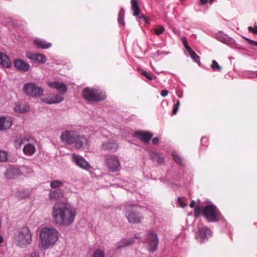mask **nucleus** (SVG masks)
<instances>
[{
  "instance_id": "f257e3e1",
  "label": "nucleus",
  "mask_w": 257,
  "mask_h": 257,
  "mask_svg": "<svg viewBox=\"0 0 257 257\" xmlns=\"http://www.w3.org/2000/svg\"><path fill=\"white\" fill-rule=\"evenodd\" d=\"M76 214L75 207L65 203L55 204L52 211V216L55 223L65 226H68L74 222Z\"/></svg>"
},
{
  "instance_id": "f03ea898",
  "label": "nucleus",
  "mask_w": 257,
  "mask_h": 257,
  "mask_svg": "<svg viewBox=\"0 0 257 257\" xmlns=\"http://www.w3.org/2000/svg\"><path fill=\"white\" fill-rule=\"evenodd\" d=\"M59 232L53 227H45L40 232V245L43 249H47L55 245L58 240Z\"/></svg>"
},
{
  "instance_id": "7ed1b4c3",
  "label": "nucleus",
  "mask_w": 257,
  "mask_h": 257,
  "mask_svg": "<svg viewBox=\"0 0 257 257\" xmlns=\"http://www.w3.org/2000/svg\"><path fill=\"white\" fill-rule=\"evenodd\" d=\"M36 140L30 136H21L15 141L17 149L20 148L23 145V153L25 155L31 156L36 152Z\"/></svg>"
},
{
  "instance_id": "20e7f679",
  "label": "nucleus",
  "mask_w": 257,
  "mask_h": 257,
  "mask_svg": "<svg viewBox=\"0 0 257 257\" xmlns=\"http://www.w3.org/2000/svg\"><path fill=\"white\" fill-rule=\"evenodd\" d=\"M32 237V233L29 228L23 226L15 232L14 239L18 246L25 247L31 243Z\"/></svg>"
},
{
  "instance_id": "39448f33",
  "label": "nucleus",
  "mask_w": 257,
  "mask_h": 257,
  "mask_svg": "<svg viewBox=\"0 0 257 257\" xmlns=\"http://www.w3.org/2000/svg\"><path fill=\"white\" fill-rule=\"evenodd\" d=\"M83 98L88 101H99L104 100L106 95L100 89L92 88H85L82 92Z\"/></svg>"
},
{
  "instance_id": "423d86ee",
  "label": "nucleus",
  "mask_w": 257,
  "mask_h": 257,
  "mask_svg": "<svg viewBox=\"0 0 257 257\" xmlns=\"http://www.w3.org/2000/svg\"><path fill=\"white\" fill-rule=\"evenodd\" d=\"M203 215L208 222H217L221 218V214L214 205L207 204L203 208Z\"/></svg>"
},
{
  "instance_id": "0eeeda50",
  "label": "nucleus",
  "mask_w": 257,
  "mask_h": 257,
  "mask_svg": "<svg viewBox=\"0 0 257 257\" xmlns=\"http://www.w3.org/2000/svg\"><path fill=\"white\" fill-rule=\"evenodd\" d=\"M104 163L110 172H115L121 169L118 158L114 155L108 154L104 156Z\"/></svg>"
},
{
  "instance_id": "6e6552de",
  "label": "nucleus",
  "mask_w": 257,
  "mask_h": 257,
  "mask_svg": "<svg viewBox=\"0 0 257 257\" xmlns=\"http://www.w3.org/2000/svg\"><path fill=\"white\" fill-rule=\"evenodd\" d=\"M125 216L131 223H138L141 222L142 215L137 210V207L130 205L126 206Z\"/></svg>"
},
{
  "instance_id": "1a4fd4ad",
  "label": "nucleus",
  "mask_w": 257,
  "mask_h": 257,
  "mask_svg": "<svg viewBox=\"0 0 257 257\" xmlns=\"http://www.w3.org/2000/svg\"><path fill=\"white\" fill-rule=\"evenodd\" d=\"M144 242L147 244V248L150 251H155L159 244V239L156 233L153 231L148 232Z\"/></svg>"
},
{
  "instance_id": "9d476101",
  "label": "nucleus",
  "mask_w": 257,
  "mask_h": 257,
  "mask_svg": "<svg viewBox=\"0 0 257 257\" xmlns=\"http://www.w3.org/2000/svg\"><path fill=\"white\" fill-rule=\"evenodd\" d=\"M24 92L28 95L36 97L43 94V90L34 83H28L23 87Z\"/></svg>"
},
{
  "instance_id": "9b49d317",
  "label": "nucleus",
  "mask_w": 257,
  "mask_h": 257,
  "mask_svg": "<svg viewBox=\"0 0 257 257\" xmlns=\"http://www.w3.org/2000/svg\"><path fill=\"white\" fill-rule=\"evenodd\" d=\"M77 132L74 130H66L63 131L60 135L61 141L67 145H73Z\"/></svg>"
},
{
  "instance_id": "f8f14e48",
  "label": "nucleus",
  "mask_w": 257,
  "mask_h": 257,
  "mask_svg": "<svg viewBox=\"0 0 257 257\" xmlns=\"http://www.w3.org/2000/svg\"><path fill=\"white\" fill-rule=\"evenodd\" d=\"M72 160L76 166L84 170L89 171L92 168L89 163L79 155L73 154L72 155Z\"/></svg>"
},
{
  "instance_id": "ddd939ff",
  "label": "nucleus",
  "mask_w": 257,
  "mask_h": 257,
  "mask_svg": "<svg viewBox=\"0 0 257 257\" xmlns=\"http://www.w3.org/2000/svg\"><path fill=\"white\" fill-rule=\"evenodd\" d=\"M73 145L77 149L87 148L88 147L89 143L87 138L84 135H80L78 133L74 139Z\"/></svg>"
},
{
  "instance_id": "4468645a",
  "label": "nucleus",
  "mask_w": 257,
  "mask_h": 257,
  "mask_svg": "<svg viewBox=\"0 0 257 257\" xmlns=\"http://www.w3.org/2000/svg\"><path fill=\"white\" fill-rule=\"evenodd\" d=\"M47 84L50 88L56 89L61 95H64L67 90L66 84L61 82L50 81L47 82Z\"/></svg>"
},
{
  "instance_id": "2eb2a0df",
  "label": "nucleus",
  "mask_w": 257,
  "mask_h": 257,
  "mask_svg": "<svg viewBox=\"0 0 257 257\" xmlns=\"http://www.w3.org/2000/svg\"><path fill=\"white\" fill-rule=\"evenodd\" d=\"M211 236L212 232L211 230L206 227L200 228L196 233V239L201 242L207 240Z\"/></svg>"
},
{
  "instance_id": "dca6fc26",
  "label": "nucleus",
  "mask_w": 257,
  "mask_h": 257,
  "mask_svg": "<svg viewBox=\"0 0 257 257\" xmlns=\"http://www.w3.org/2000/svg\"><path fill=\"white\" fill-rule=\"evenodd\" d=\"M133 137L139 139L145 143H148L153 137V134L146 131H137L134 133Z\"/></svg>"
},
{
  "instance_id": "f3484780",
  "label": "nucleus",
  "mask_w": 257,
  "mask_h": 257,
  "mask_svg": "<svg viewBox=\"0 0 257 257\" xmlns=\"http://www.w3.org/2000/svg\"><path fill=\"white\" fill-rule=\"evenodd\" d=\"M182 41L186 50L185 53H187V55H190L191 58L193 60V61L195 62H196L198 64H199V63L200 62V58L197 55V54H196L195 52L192 49V48L188 45L186 38L183 37L182 38Z\"/></svg>"
},
{
  "instance_id": "a211bd4d",
  "label": "nucleus",
  "mask_w": 257,
  "mask_h": 257,
  "mask_svg": "<svg viewBox=\"0 0 257 257\" xmlns=\"http://www.w3.org/2000/svg\"><path fill=\"white\" fill-rule=\"evenodd\" d=\"M26 57L31 60L39 63H43L46 61V58L44 55L37 53H33L31 51H28L26 53Z\"/></svg>"
},
{
  "instance_id": "6ab92c4d",
  "label": "nucleus",
  "mask_w": 257,
  "mask_h": 257,
  "mask_svg": "<svg viewBox=\"0 0 257 257\" xmlns=\"http://www.w3.org/2000/svg\"><path fill=\"white\" fill-rule=\"evenodd\" d=\"M63 100L64 97L60 94L49 95L42 99V101L47 104L58 103Z\"/></svg>"
},
{
  "instance_id": "aec40b11",
  "label": "nucleus",
  "mask_w": 257,
  "mask_h": 257,
  "mask_svg": "<svg viewBox=\"0 0 257 257\" xmlns=\"http://www.w3.org/2000/svg\"><path fill=\"white\" fill-rule=\"evenodd\" d=\"M14 65L16 68L19 71L27 72L29 71L30 65L21 59H16L14 61Z\"/></svg>"
},
{
  "instance_id": "412c9836",
  "label": "nucleus",
  "mask_w": 257,
  "mask_h": 257,
  "mask_svg": "<svg viewBox=\"0 0 257 257\" xmlns=\"http://www.w3.org/2000/svg\"><path fill=\"white\" fill-rule=\"evenodd\" d=\"M12 120L10 117H0V131L7 130L11 127Z\"/></svg>"
},
{
  "instance_id": "4be33fe9",
  "label": "nucleus",
  "mask_w": 257,
  "mask_h": 257,
  "mask_svg": "<svg viewBox=\"0 0 257 257\" xmlns=\"http://www.w3.org/2000/svg\"><path fill=\"white\" fill-rule=\"evenodd\" d=\"M21 174L20 170L15 167H10L7 169L5 175L9 179H14Z\"/></svg>"
},
{
  "instance_id": "5701e85b",
  "label": "nucleus",
  "mask_w": 257,
  "mask_h": 257,
  "mask_svg": "<svg viewBox=\"0 0 257 257\" xmlns=\"http://www.w3.org/2000/svg\"><path fill=\"white\" fill-rule=\"evenodd\" d=\"M117 147V144L114 141H107L103 142L102 144V149L106 151H115Z\"/></svg>"
},
{
  "instance_id": "b1692460",
  "label": "nucleus",
  "mask_w": 257,
  "mask_h": 257,
  "mask_svg": "<svg viewBox=\"0 0 257 257\" xmlns=\"http://www.w3.org/2000/svg\"><path fill=\"white\" fill-rule=\"evenodd\" d=\"M34 44L35 46L40 49H47L52 46L51 43H47L46 41L40 38L35 39Z\"/></svg>"
},
{
  "instance_id": "393cba45",
  "label": "nucleus",
  "mask_w": 257,
  "mask_h": 257,
  "mask_svg": "<svg viewBox=\"0 0 257 257\" xmlns=\"http://www.w3.org/2000/svg\"><path fill=\"white\" fill-rule=\"evenodd\" d=\"M135 242L134 238H123L118 241L115 244L116 248L120 249L128 246Z\"/></svg>"
},
{
  "instance_id": "a878e982",
  "label": "nucleus",
  "mask_w": 257,
  "mask_h": 257,
  "mask_svg": "<svg viewBox=\"0 0 257 257\" xmlns=\"http://www.w3.org/2000/svg\"><path fill=\"white\" fill-rule=\"evenodd\" d=\"M216 39L220 41V42L229 45L230 43H232L234 42V40L227 36L226 35H224L222 32H219L216 34Z\"/></svg>"
},
{
  "instance_id": "bb28decb",
  "label": "nucleus",
  "mask_w": 257,
  "mask_h": 257,
  "mask_svg": "<svg viewBox=\"0 0 257 257\" xmlns=\"http://www.w3.org/2000/svg\"><path fill=\"white\" fill-rule=\"evenodd\" d=\"M0 65L6 68H10L12 62L9 58L5 54L0 52Z\"/></svg>"
},
{
  "instance_id": "cd10ccee",
  "label": "nucleus",
  "mask_w": 257,
  "mask_h": 257,
  "mask_svg": "<svg viewBox=\"0 0 257 257\" xmlns=\"http://www.w3.org/2000/svg\"><path fill=\"white\" fill-rule=\"evenodd\" d=\"M14 110L18 113H25L29 110V107L25 104L20 103H15Z\"/></svg>"
},
{
  "instance_id": "c85d7f7f",
  "label": "nucleus",
  "mask_w": 257,
  "mask_h": 257,
  "mask_svg": "<svg viewBox=\"0 0 257 257\" xmlns=\"http://www.w3.org/2000/svg\"><path fill=\"white\" fill-rule=\"evenodd\" d=\"M63 195V192L61 190L58 189L50 191L49 197L52 200H56L60 199Z\"/></svg>"
},
{
  "instance_id": "c756f323",
  "label": "nucleus",
  "mask_w": 257,
  "mask_h": 257,
  "mask_svg": "<svg viewBox=\"0 0 257 257\" xmlns=\"http://www.w3.org/2000/svg\"><path fill=\"white\" fill-rule=\"evenodd\" d=\"M150 157L154 161L158 164H161L164 162V158L161 157L159 154L156 152H151Z\"/></svg>"
},
{
  "instance_id": "7c9ffc66",
  "label": "nucleus",
  "mask_w": 257,
  "mask_h": 257,
  "mask_svg": "<svg viewBox=\"0 0 257 257\" xmlns=\"http://www.w3.org/2000/svg\"><path fill=\"white\" fill-rule=\"evenodd\" d=\"M132 9L134 12L133 15L135 16H138L140 13V10L137 0L131 1Z\"/></svg>"
},
{
  "instance_id": "2f4dec72",
  "label": "nucleus",
  "mask_w": 257,
  "mask_h": 257,
  "mask_svg": "<svg viewBox=\"0 0 257 257\" xmlns=\"http://www.w3.org/2000/svg\"><path fill=\"white\" fill-rule=\"evenodd\" d=\"M124 11L123 9H121L118 16V22L120 25L124 26L125 22L124 21Z\"/></svg>"
},
{
  "instance_id": "473e14b6",
  "label": "nucleus",
  "mask_w": 257,
  "mask_h": 257,
  "mask_svg": "<svg viewBox=\"0 0 257 257\" xmlns=\"http://www.w3.org/2000/svg\"><path fill=\"white\" fill-rule=\"evenodd\" d=\"M63 183L58 180H55L50 182V186L51 188H57L61 186Z\"/></svg>"
},
{
  "instance_id": "72a5a7b5",
  "label": "nucleus",
  "mask_w": 257,
  "mask_h": 257,
  "mask_svg": "<svg viewBox=\"0 0 257 257\" xmlns=\"http://www.w3.org/2000/svg\"><path fill=\"white\" fill-rule=\"evenodd\" d=\"M211 67L212 70L215 71H220L221 70V67L219 65L218 63L215 60L212 61Z\"/></svg>"
},
{
  "instance_id": "f704fd0d",
  "label": "nucleus",
  "mask_w": 257,
  "mask_h": 257,
  "mask_svg": "<svg viewBox=\"0 0 257 257\" xmlns=\"http://www.w3.org/2000/svg\"><path fill=\"white\" fill-rule=\"evenodd\" d=\"M153 31L156 35H160L165 32V28L162 26H159L155 28Z\"/></svg>"
},
{
  "instance_id": "c9c22d12",
  "label": "nucleus",
  "mask_w": 257,
  "mask_h": 257,
  "mask_svg": "<svg viewBox=\"0 0 257 257\" xmlns=\"http://www.w3.org/2000/svg\"><path fill=\"white\" fill-rule=\"evenodd\" d=\"M172 156L174 161L178 164H182V159L176 152L172 153Z\"/></svg>"
},
{
  "instance_id": "e433bc0d",
  "label": "nucleus",
  "mask_w": 257,
  "mask_h": 257,
  "mask_svg": "<svg viewBox=\"0 0 257 257\" xmlns=\"http://www.w3.org/2000/svg\"><path fill=\"white\" fill-rule=\"evenodd\" d=\"M8 155L6 152L0 151V162H6L8 160Z\"/></svg>"
},
{
  "instance_id": "4c0bfd02",
  "label": "nucleus",
  "mask_w": 257,
  "mask_h": 257,
  "mask_svg": "<svg viewBox=\"0 0 257 257\" xmlns=\"http://www.w3.org/2000/svg\"><path fill=\"white\" fill-rule=\"evenodd\" d=\"M93 257H104V252L101 249L98 248L94 251Z\"/></svg>"
},
{
  "instance_id": "58836bf2",
  "label": "nucleus",
  "mask_w": 257,
  "mask_h": 257,
  "mask_svg": "<svg viewBox=\"0 0 257 257\" xmlns=\"http://www.w3.org/2000/svg\"><path fill=\"white\" fill-rule=\"evenodd\" d=\"M203 209H202L200 206H196L194 208V215L195 217L199 216L201 214H202Z\"/></svg>"
},
{
  "instance_id": "ea45409f",
  "label": "nucleus",
  "mask_w": 257,
  "mask_h": 257,
  "mask_svg": "<svg viewBox=\"0 0 257 257\" xmlns=\"http://www.w3.org/2000/svg\"><path fill=\"white\" fill-rule=\"evenodd\" d=\"M180 105V102L179 100H177L176 103L173 106V114H176L179 108Z\"/></svg>"
},
{
  "instance_id": "a19ab883",
  "label": "nucleus",
  "mask_w": 257,
  "mask_h": 257,
  "mask_svg": "<svg viewBox=\"0 0 257 257\" xmlns=\"http://www.w3.org/2000/svg\"><path fill=\"white\" fill-rule=\"evenodd\" d=\"M183 198L178 197L177 199L178 203L180 207L182 208H184L187 206V203L183 202Z\"/></svg>"
},
{
  "instance_id": "79ce46f5",
  "label": "nucleus",
  "mask_w": 257,
  "mask_h": 257,
  "mask_svg": "<svg viewBox=\"0 0 257 257\" xmlns=\"http://www.w3.org/2000/svg\"><path fill=\"white\" fill-rule=\"evenodd\" d=\"M249 32H251L254 34H257V25H254L253 27L249 26L248 27Z\"/></svg>"
},
{
  "instance_id": "37998d69",
  "label": "nucleus",
  "mask_w": 257,
  "mask_h": 257,
  "mask_svg": "<svg viewBox=\"0 0 257 257\" xmlns=\"http://www.w3.org/2000/svg\"><path fill=\"white\" fill-rule=\"evenodd\" d=\"M139 18L141 20H142L145 23L149 24V20L147 17L144 15H141Z\"/></svg>"
},
{
  "instance_id": "c03bdc74",
  "label": "nucleus",
  "mask_w": 257,
  "mask_h": 257,
  "mask_svg": "<svg viewBox=\"0 0 257 257\" xmlns=\"http://www.w3.org/2000/svg\"><path fill=\"white\" fill-rule=\"evenodd\" d=\"M176 94L179 98H182L183 96V92L181 90H177L176 92Z\"/></svg>"
},
{
  "instance_id": "a18cd8bd",
  "label": "nucleus",
  "mask_w": 257,
  "mask_h": 257,
  "mask_svg": "<svg viewBox=\"0 0 257 257\" xmlns=\"http://www.w3.org/2000/svg\"><path fill=\"white\" fill-rule=\"evenodd\" d=\"M142 74L144 76L146 77L149 80H152V78L148 74L147 72L146 71L142 70Z\"/></svg>"
},
{
  "instance_id": "49530a36",
  "label": "nucleus",
  "mask_w": 257,
  "mask_h": 257,
  "mask_svg": "<svg viewBox=\"0 0 257 257\" xmlns=\"http://www.w3.org/2000/svg\"><path fill=\"white\" fill-rule=\"evenodd\" d=\"M168 91L166 90V89H164V90H163L161 91V95L163 96V97H165L168 94Z\"/></svg>"
},
{
  "instance_id": "de8ad7c7",
  "label": "nucleus",
  "mask_w": 257,
  "mask_h": 257,
  "mask_svg": "<svg viewBox=\"0 0 257 257\" xmlns=\"http://www.w3.org/2000/svg\"><path fill=\"white\" fill-rule=\"evenodd\" d=\"M25 257H39V256H38V255L36 253L33 252L30 254L26 255L25 256Z\"/></svg>"
},
{
  "instance_id": "09e8293b",
  "label": "nucleus",
  "mask_w": 257,
  "mask_h": 257,
  "mask_svg": "<svg viewBox=\"0 0 257 257\" xmlns=\"http://www.w3.org/2000/svg\"><path fill=\"white\" fill-rule=\"evenodd\" d=\"M159 139L158 138H155L152 140V143L154 144H157L159 143Z\"/></svg>"
},
{
  "instance_id": "8fccbe9b",
  "label": "nucleus",
  "mask_w": 257,
  "mask_h": 257,
  "mask_svg": "<svg viewBox=\"0 0 257 257\" xmlns=\"http://www.w3.org/2000/svg\"><path fill=\"white\" fill-rule=\"evenodd\" d=\"M200 1L202 5H204L208 2V0H200Z\"/></svg>"
},
{
  "instance_id": "3c124183",
  "label": "nucleus",
  "mask_w": 257,
  "mask_h": 257,
  "mask_svg": "<svg viewBox=\"0 0 257 257\" xmlns=\"http://www.w3.org/2000/svg\"><path fill=\"white\" fill-rule=\"evenodd\" d=\"M194 204H195V201L193 200L191 203H190V206L191 207V208H193L194 207Z\"/></svg>"
},
{
  "instance_id": "603ef678",
  "label": "nucleus",
  "mask_w": 257,
  "mask_h": 257,
  "mask_svg": "<svg viewBox=\"0 0 257 257\" xmlns=\"http://www.w3.org/2000/svg\"><path fill=\"white\" fill-rule=\"evenodd\" d=\"M135 237L137 239H139L140 238V234L139 233H137L135 235Z\"/></svg>"
},
{
  "instance_id": "864d4df0",
  "label": "nucleus",
  "mask_w": 257,
  "mask_h": 257,
  "mask_svg": "<svg viewBox=\"0 0 257 257\" xmlns=\"http://www.w3.org/2000/svg\"><path fill=\"white\" fill-rule=\"evenodd\" d=\"M4 241V238L3 237L0 235V243H2Z\"/></svg>"
},
{
  "instance_id": "5fc2aeb1",
  "label": "nucleus",
  "mask_w": 257,
  "mask_h": 257,
  "mask_svg": "<svg viewBox=\"0 0 257 257\" xmlns=\"http://www.w3.org/2000/svg\"><path fill=\"white\" fill-rule=\"evenodd\" d=\"M108 133V134H110L109 132H107L106 130H104L102 131V134L103 135L105 134V133Z\"/></svg>"
},
{
  "instance_id": "6e6d98bb",
  "label": "nucleus",
  "mask_w": 257,
  "mask_h": 257,
  "mask_svg": "<svg viewBox=\"0 0 257 257\" xmlns=\"http://www.w3.org/2000/svg\"><path fill=\"white\" fill-rule=\"evenodd\" d=\"M205 141H207V139L206 138H203L201 140L202 143L203 144V142H205Z\"/></svg>"
},
{
  "instance_id": "4d7b16f0",
  "label": "nucleus",
  "mask_w": 257,
  "mask_h": 257,
  "mask_svg": "<svg viewBox=\"0 0 257 257\" xmlns=\"http://www.w3.org/2000/svg\"><path fill=\"white\" fill-rule=\"evenodd\" d=\"M245 39H246V40L247 41H248V42H250L251 43H252V42H253V41H252V40H250V39H248V38H245Z\"/></svg>"
},
{
  "instance_id": "13d9d810",
  "label": "nucleus",
  "mask_w": 257,
  "mask_h": 257,
  "mask_svg": "<svg viewBox=\"0 0 257 257\" xmlns=\"http://www.w3.org/2000/svg\"><path fill=\"white\" fill-rule=\"evenodd\" d=\"M252 44H253L254 45L257 46V42L253 41L252 42Z\"/></svg>"
},
{
  "instance_id": "bf43d9fd",
  "label": "nucleus",
  "mask_w": 257,
  "mask_h": 257,
  "mask_svg": "<svg viewBox=\"0 0 257 257\" xmlns=\"http://www.w3.org/2000/svg\"><path fill=\"white\" fill-rule=\"evenodd\" d=\"M213 1V0H210V4H212V3Z\"/></svg>"
},
{
  "instance_id": "052dcab7",
  "label": "nucleus",
  "mask_w": 257,
  "mask_h": 257,
  "mask_svg": "<svg viewBox=\"0 0 257 257\" xmlns=\"http://www.w3.org/2000/svg\"><path fill=\"white\" fill-rule=\"evenodd\" d=\"M255 77H257V72L256 73Z\"/></svg>"
},
{
  "instance_id": "680f3d73",
  "label": "nucleus",
  "mask_w": 257,
  "mask_h": 257,
  "mask_svg": "<svg viewBox=\"0 0 257 257\" xmlns=\"http://www.w3.org/2000/svg\"><path fill=\"white\" fill-rule=\"evenodd\" d=\"M250 77H252V78H254L255 77L254 76H250Z\"/></svg>"
}]
</instances>
